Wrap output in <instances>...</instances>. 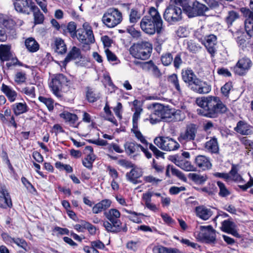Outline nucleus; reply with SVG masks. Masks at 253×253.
<instances>
[{
	"label": "nucleus",
	"instance_id": "nucleus-1",
	"mask_svg": "<svg viewBox=\"0 0 253 253\" xmlns=\"http://www.w3.org/2000/svg\"><path fill=\"white\" fill-rule=\"evenodd\" d=\"M196 103L200 108L197 113L202 116L209 118H216L219 115L227 113L229 109L217 96L209 95L197 98Z\"/></svg>",
	"mask_w": 253,
	"mask_h": 253
},
{
	"label": "nucleus",
	"instance_id": "nucleus-2",
	"mask_svg": "<svg viewBox=\"0 0 253 253\" xmlns=\"http://www.w3.org/2000/svg\"><path fill=\"white\" fill-rule=\"evenodd\" d=\"M140 26L145 33L153 35L161 34L164 30L163 21L158 11L154 7L149 8L148 14L143 17Z\"/></svg>",
	"mask_w": 253,
	"mask_h": 253
},
{
	"label": "nucleus",
	"instance_id": "nucleus-3",
	"mask_svg": "<svg viewBox=\"0 0 253 253\" xmlns=\"http://www.w3.org/2000/svg\"><path fill=\"white\" fill-rule=\"evenodd\" d=\"M198 126L194 124L187 125L185 130L181 132L178 137V140L186 149H194L196 148V143L194 142L197 133Z\"/></svg>",
	"mask_w": 253,
	"mask_h": 253
},
{
	"label": "nucleus",
	"instance_id": "nucleus-4",
	"mask_svg": "<svg viewBox=\"0 0 253 253\" xmlns=\"http://www.w3.org/2000/svg\"><path fill=\"white\" fill-rule=\"evenodd\" d=\"M155 114L161 117L163 121L168 122L181 121L184 118V115L181 111L163 105L155 109Z\"/></svg>",
	"mask_w": 253,
	"mask_h": 253
},
{
	"label": "nucleus",
	"instance_id": "nucleus-5",
	"mask_svg": "<svg viewBox=\"0 0 253 253\" xmlns=\"http://www.w3.org/2000/svg\"><path fill=\"white\" fill-rule=\"evenodd\" d=\"M152 50V45L150 42H141L132 45L129 51L132 57L144 60L149 58Z\"/></svg>",
	"mask_w": 253,
	"mask_h": 253
},
{
	"label": "nucleus",
	"instance_id": "nucleus-6",
	"mask_svg": "<svg viewBox=\"0 0 253 253\" xmlns=\"http://www.w3.org/2000/svg\"><path fill=\"white\" fill-rule=\"evenodd\" d=\"M123 20L122 12L117 8L108 9L103 14L102 21L108 28H112L121 23Z\"/></svg>",
	"mask_w": 253,
	"mask_h": 253
},
{
	"label": "nucleus",
	"instance_id": "nucleus-7",
	"mask_svg": "<svg viewBox=\"0 0 253 253\" xmlns=\"http://www.w3.org/2000/svg\"><path fill=\"white\" fill-rule=\"evenodd\" d=\"M70 81L62 74L55 75L49 85L52 93L58 98H62L61 89L63 85H68Z\"/></svg>",
	"mask_w": 253,
	"mask_h": 253
},
{
	"label": "nucleus",
	"instance_id": "nucleus-8",
	"mask_svg": "<svg viewBox=\"0 0 253 253\" xmlns=\"http://www.w3.org/2000/svg\"><path fill=\"white\" fill-rule=\"evenodd\" d=\"M154 143L164 151H174L179 147V144L174 139L169 137H157L154 140Z\"/></svg>",
	"mask_w": 253,
	"mask_h": 253
},
{
	"label": "nucleus",
	"instance_id": "nucleus-9",
	"mask_svg": "<svg viewBox=\"0 0 253 253\" xmlns=\"http://www.w3.org/2000/svg\"><path fill=\"white\" fill-rule=\"evenodd\" d=\"M163 17L170 24H173L182 19V10L175 5H170L166 9Z\"/></svg>",
	"mask_w": 253,
	"mask_h": 253
},
{
	"label": "nucleus",
	"instance_id": "nucleus-10",
	"mask_svg": "<svg viewBox=\"0 0 253 253\" xmlns=\"http://www.w3.org/2000/svg\"><path fill=\"white\" fill-rule=\"evenodd\" d=\"M14 24L11 20H3L0 24V42H5L8 36L14 37L16 32L14 28Z\"/></svg>",
	"mask_w": 253,
	"mask_h": 253
},
{
	"label": "nucleus",
	"instance_id": "nucleus-11",
	"mask_svg": "<svg viewBox=\"0 0 253 253\" xmlns=\"http://www.w3.org/2000/svg\"><path fill=\"white\" fill-rule=\"evenodd\" d=\"M253 65L251 60L247 57H243L239 59L234 67V72L240 76L245 75Z\"/></svg>",
	"mask_w": 253,
	"mask_h": 253
},
{
	"label": "nucleus",
	"instance_id": "nucleus-12",
	"mask_svg": "<svg viewBox=\"0 0 253 253\" xmlns=\"http://www.w3.org/2000/svg\"><path fill=\"white\" fill-rule=\"evenodd\" d=\"M208 8L204 4L195 0L192 1L191 4L186 7V12L189 17H194L202 15L208 10Z\"/></svg>",
	"mask_w": 253,
	"mask_h": 253
},
{
	"label": "nucleus",
	"instance_id": "nucleus-13",
	"mask_svg": "<svg viewBox=\"0 0 253 253\" xmlns=\"http://www.w3.org/2000/svg\"><path fill=\"white\" fill-rule=\"evenodd\" d=\"M199 237L206 243L214 244L216 241L215 231L211 226H201Z\"/></svg>",
	"mask_w": 253,
	"mask_h": 253
},
{
	"label": "nucleus",
	"instance_id": "nucleus-14",
	"mask_svg": "<svg viewBox=\"0 0 253 253\" xmlns=\"http://www.w3.org/2000/svg\"><path fill=\"white\" fill-rule=\"evenodd\" d=\"M13 5L17 12L30 14L32 7L35 4L32 0H14Z\"/></svg>",
	"mask_w": 253,
	"mask_h": 253
},
{
	"label": "nucleus",
	"instance_id": "nucleus-15",
	"mask_svg": "<svg viewBox=\"0 0 253 253\" xmlns=\"http://www.w3.org/2000/svg\"><path fill=\"white\" fill-rule=\"evenodd\" d=\"M189 88L195 92L200 94L209 93L211 88L205 82H203L197 78L189 85Z\"/></svg>",
	"mask_w": 253,
	"mask_h": 253
},
{
	"label": "nucleus",
	"instance_id": "nucleus-16",
	"mask_svg": "<svg viewBox=\"0 0 253 253\" xmlns=\"http://www.w3.org/2000/svg\"><path fill=\"white\" fill-rule=\"evenodd\" d=\"M200 40L201 43L205 45L211 56H213L216 52V37L211 34L206 36L204 38H201Z\"/></svg>",
	"mask_w": 253,
	"mask_h": 253
},
{
	"label": "nucleus",
	"instance_id": "nucleus-17",
	"mask_svg": "<svg viewBox=\"0 0 253 253\" xmlns=\"http://www.w3.org/2000/svg\"><path fill=\"white\" fill-rule=\"evenodd\" d=\"M237 228V226L236 224L232 221L231 219L224 220L221 223V230L227 233L231 234L235 237L239 236Z\"/></svg>",
	"mask_w": 253,
	"mask_h": 253
},
{
	"label": "nucleus",
	"instance_id": "nucleus-18",
	"mask_svg": "<svg viewBox=\"0 0 253 253\" xmlns=\"http://www.w3.org/2000/svg\"><path fill=\"white\" fill-rule=\"evenodd\" d=\"M142 69L146 72H151L156 78H159L162 76V73L159 68L152 61L145 62L142 64Z\"/></svg>",
	"mask_w": 253,
	"mask_h": 253
},
{
	"label": "nucleus",
	"instance_id": "nucleus-19",
	"mask_svg": "<svg viewBox=\"0 0 253 253\" xmlns=\"http://www.w3.org/2000/svg\"><path fill=\"white\" fill-rule=\"evenodd\" d=\"M143 172L139 168H133L131 170L126 173V179L130 182L136 184L141 183V181L138 179L142 176Z\"/></svg>",
	"mask_w": 253,
	"mask_h": 253
},
{
	"label": "nucleus",
	"instance_id": "nucleus-20",
	"mask_svg": "<svg viewBox=\"0 0 253 253\" xmlns=\"http://www.w3.org/2000/svg\"><path fill=\"white\" fill-rule=\"evenodd\" d=\"M195 212L197 216L204 220L209 219L212 214L211 209L204 206H200L196 207Z\"/></svg>",
	"mask_w": 253,
	"mask_h": 253
},
{
	"label": "nucleus",
	"instance_id": "nucleus-21",
	"mask_svg": "<svg viewBox=\"0 0 253 253\" xmlns=\"http://www.w3.org/2000/svg\"><path fill=\"white\" fill-rule=\"evenodd\" d=\"M196 166L203 170L211 168L212 165L209 159L203 155H199L195 159Z\"/></svg>",
	"mask_w": 253,
	"mask_h": 253
},
{
	"label": "nucleus",
	"instance_id": "nucleus-22",
	"mask_svg": "<svg viewBox=\"0 0 253 253\" xmlns=\"http://www.w3.org/2000/svg\"><path fill=\"white\" fill-rule=\"evenodd\" d=\"M173 162L176 166L185 171H192L196 170V168L189 161L184 160L181 157L174 159Z\"/></svg>",
	"mask_w": 253,
	"mask_h": 253
},
{
	"label": "nucleus",
	"instance_id": "nucleus-23",
	"mask_svg": "<svg viewBox=\"0 0 253 253\" xmlns=\"http://www.w3.org/2000/svg\"><path fill=\"white\" fill-rule=\"evenodd\" d=\"M104 216L111 222L121 224L119 219L121 216L120 212L116 209H111L104 212Z\"/></svg>",
	"mask_w": 253,
	"mask_h": 253
},
{
	"label": "nucleus",
	"instance_id": "nucleus-24",
	"mask_svg": "<svg viewBox=\"0 0 253 253\" xmlns=\"http://www.w3.org/2000/svg\"><path fill=\"white\" fill-rule=\"evenodd\" d=\"M238 166L235 164L232 165L231 169L228 173L229 181H233L235 182L244 183L245 182L241 175L238 173Z\"/></svg>",
	"mask_w": 253,
	"mask_h": 253
},
{
	"label": "nucleus",
	"instance_id": "nucleus-25",
	"mask_svg": "<svg viewBox=\"0 0 253 253\" xmlns=\"http://www.w3.org/2000/svg\"><path fill=\"white\" fill-rule=\"evenodd\" d=\"M112 202L109 199H104L96 204L92 208L93 213L97 214L102 211H106L111 205Z\"/></svg>",
	"mask_w": 253,
	"mask_h": 253
},
{
	"label": "nucleus",
	"instance_id": "nucleus-26",
	"mask_svg": "<svg viewBox=\"0 0 253 253\" xmlns=\"http://www.w3.org/2000/svg\"><path fill=\"white\" fill-rule=\"evenodd\" d=\"M142 146L135 142H127L125 144V151L129 155L135 154L133 157L138 155L139 149H141Z\"/></svg>",
	"mask_w": 253,
	"mask_h": 253
},
{
	"label": "nucleus",
	"instance_id": "nucleus-27",
	"mask_svg": "<svg viewBox=\"0 0 253 253\" xmlns=\"http://www.w3.org/2000/svg\"><path fill=\"white\" fill-rule=\"evenodd\" d=\"M12 206L9 194L6 190L0 191V207L3 209L10 208Z\"/></svg>",
	"mask_w": 253,
	"mask_h": 253
},
{
	"label": "nucleus",
	"instance_id": "nucleus-28",
	"mask_svg": "<svg viewBox=\"0 0 253 253\" xmlns=\"http://www.w3.org/2000/svg\"><path fill=\"white\" fill-rule=\"evenodd\" d=\"M81 58L82 55L80 49L76 46H74L68 53L67 56L63 61V65L66 66V64L70 61Z\"/></svg>",
	"mask_w": 253,
	"mask_h": 253
},
{
	"label": "nucleus",
	"instance_id": "nucleus-29",
	"mask_svg": "<svg viewBox=\"0 0 253 253\" xmlns=\"http://www.w3.org/2000/svg\"><path fill=\"white\" fill-rule=\"evenodd\" d=\"M1 90L6 95L10 102H12L16 100L17 93L11 86L2 84Z\"/></svg>",
	"mask_w": 253,
	"mask_h": 253
},
{
	"label": "nucleus",
	"instance_id": "nucleus-30",
	"mask_svg": "<svg viewBox=\"0 0 253 253\" xmlns=\"http://www.w3.org/2000/svg\"><path fill=\"white\" fill-rule=\"evenodd\" d=\"M205 148L207 151L211 153L216 154L219 151V146L217 138L213 136L205 143Z\"/></svg>",
	"mask_w": 253,
	"mask_h": 253
},
{
	"label": "nucleus",
	"instance_id": "nucleus-31",
	"mask_svg": "<svg viewBox=\"0 0 253 253\" xmlns=\"http://www.w3.org/2000/svg\"><path fill=\"white\" fill-rule=\"evenodd\" d=\"M76 28V24L74 22H70L67 25L61 24V33L65 35L69 33L72 38H74L77 34Z\"/></svg>",
	"mask_w": 253,
	"mask_h": 253
},
{
	"label": "nucleus",
	"instance_id": "nucleus-32",
	"mask_svg": "<svg viewBox=\"0 0 253 253\" xmlns=\"http://www.w3.org/2000/svg\"><path fill=\"white\" fill-rule=\"evenodd\" d=\"M153 253H182L178 249L175 248H167L161 245L155 246L152 249Z\"/></svg>",
	"mask_w": 253,
	"mask_h": 253
},
{
	"label": "nucleus",
	"instance_id": "nucleus-33",
	"mask_svg": "<svg viewBox=\"0 0 253 253\" xmlns=\"http://www.w3.org/2000/svg\"><path fill=\"white\" fill-rule=\"evenodd\" d=\"M12 54L10 51V46L8 45H0V60L3 62L10 60Z\"/></svg>",
	"mask_w": 253,
	"mask_h": 253
},
{
	"label": "nucleus",
	"instance_id": "nucleus-34",
	"mask_svg": "<svg viewBox=\"0 0 253 253\" xmlns=\"http://www.w3.org/2000/svg\"><path fill=\"white\" fill-rule=\"evenodd\" d=\"M182 80L188 84V85L197 77L192 70L187 69L182 70L181 72Z\"/></svg>",
	"mask_w": 253,
	"mask_h": 253
},
{
	"label": "nucleus",
	"instance_id": "nucleus-35",
	"mask_svg": "<svg viewBox=\"0 0 253 253\" xmlns=\"http://www.w3.org/2000/svg\"><path fill=\"white\" fill-rule=\"evenodd\" d=\"M234 129L236 132L242 135H249L252 132L251 126L243 121H239Z\"/></svg>",
	"mask_w": 253,
	"mask_h": 253
},
{
	"label": "nucleus",
	"instance_id": "nucleus-36",
	"mask_svg": "<svg viewBox=\"0 0 253 253\" xmlns=\"http://www.w3.org/2000/svg\"><path fill=\"white\" fill-rule=\"evenodd\" d=\"M55 51L59 54H63L67 51V46L64 41L60 38H56L54 40Z\"/></svg>",
	"mask_w": 253,
	"mask_h": 253
},
{
	"label": "nucleus",
	"instance_id": "nucleus-37",
	"mask_svg": "<svg viewBox=\"0 0 253 253\" xmlns=\"http://www.w3.org/2000/svg\"><path fill=\"white\" fill-rule=\"evenodd\" d=\"M12 108L16 116L25 113L28 110V107L25 102L15 103L12 105Z\"/></svg>",
	"mask_w": 253,
	"mask_h": 253
},
{
	"label": "nucleus",
	"instance_id": "nucleus-38",
	"mask_svg": "<svg viewBox=\"0 0 253 253\" xmlns=\"http://www.w3.org/2000/svg\"><path fill=\"white\" fill-rule=\"evenodd\" d=\"M188 178L197 184H203L208 179L206 175H201L196 173H190L188 175Z\"/></svg>",
	"mask_w": 253,
	"mask_h": 253
},
{
	"label": "nucleus",
	"instance_id": "nucleus-39",
	"mask_svg": "<svg viewBox=\"0 0 253 253\" xmlns=\"http://www.w3.org/2000/svg\"><path fill=\"white\" fill-rule=\"evenodd\" d=\"M25 46L28 50L31 52H35L39 49V44L33 38H29L25 41Z\"/></svg>",
	"mask_w": 253,
	"mask_h": 253
},
{
	"label": "nucleus",
	"instance_id": "nucleus-40",
	"mask_svg": "<svg viewBox=\"0 0 253 253\" xmlns=\"http://www.w3.org/2000/svg\"><path fill=\"white\" fill-rule=\"evenodd\" d=\"M121 225L118 223L110 222L108 221H103V226L108 232L117 233L121 230Z\"/></svg>",
	"mask_w": 253,
	"mask_h": 253
},
{
	"label": "nucleus",
	"instance_id": "nucleus-41",
	"mask_svg": "<svg viewBox=\"0 0 253 253\" xmlns=\"http://www.w3.org/2000/svg\"><path fill=\"white\" fill-rule=\"evenodd\" d=\"M60 117L63 119L66 122L70 125L75 124L78 120V117L75 114H72L67 111H64L60 115Z\"/></svg>",
	"mask_w": 253,
	"mask_h": 253
},
{
	"label": "nucleus",
	"instance_id": "nucleus-42",
	"mask_svg": "<svg viewBox=\"0 0 253 253\" xmlns=\"http://www.w3.org/2000/svg\"><path fill=\"white\" fill-rule=\"evenodd\" d=\"M86 97L89 102H94L98 100L100 97V93L95 92L92 88L89 87H86Z\"/></svg>",
	"mask_w": 253,
	"mask_h": 253
},
{
	"label": "nucleus",
	"instance_id": "nucleus-43",
	"mask_svg": "<svg viewBox=\"0 0 253 253\" xmlns=\"http://www.w3.org/2000/svg\"><path fill=\"white\" fill-rule=\"evenodd\" d=\"M83 27L88 42L89 43H93L95 42V39L91 26L88 23L85 22L84 23Z\"/></svg>",
	"mask_w": 253,
	"mask_h": 253
},
{
	"label": "nucleus",
	"instance_id": "nucleus-44",
	"mask_svg": "<svg viewBox=\"0 0 253 253\" xmlns=\"http://www.w3.org/2000/svg\"><path fill=\"white\" fill-rule=\"evenodd\" d=\"M185 44L186 49L192 53H197L201 48L198 43L192 40L186 41Z\"/></svg>",
	"mask_w": 253,
	"mask_h": 253
},
{
	"label": "nucleus",
	"instance_id": "nucleus-45",
	"mask_svg": "<svg viewBox=\"0 0 253 253\" xmlns=\"http://www.w3.org/2000/svg\"><path fill=\"white\" fill-rule=\"evenodd\" d=\"M31 11L33 12L35 23L41 24L42 23L44 20V16L35 4L32 7Z\"/></svg>",
	"mask_w": 253,
	"mask_h": 253
},
{
	"label": "nucleus",
	"instance_id": "nucleus-46",
	"mask_svg": "<svg viewBox=\"0 0 253 253\" xmlns=\"http://www.w3.org/2000/svg\"><path fill=\"white\" fill-rule=\"evenodd\" d=\"M142 14L136 8L130 9L129 13V21L131 24H134L141 18Z\"/></svg>",
	"mask_w": 253,
	"mask_h": 253
},
{
	"label": "nucleus",
	"instance_id": "nucleus-47",
	"mask_svg": "<svg viewBox=\"0 0 253 253\" xmlns=\"http://www.w3.org/2000/svg\"><path fill=\"white\" fill-rule=\"evenodd\" d=\"M38 99L46 106L49 111H53L54 109V100L52 98L40 96Z\"/></svg>",
	"mask_w": 253,
	"mask_h": 253
},
{
	"label": "nucleus",
	"instance_id": "nucleus-48",
	"mask_svg": "<svg viewBox=\"0 0 253 253\" xmlns=\"http://www.w3.org/2000/svg\"><path fill=\"white\" fill-rule=\"evenodd\" d=\"M168 82L175 87L176 90L179 93H181L182 92L177 75L173 74L170 75L168 77Z\"/></svg>",
	"mask_w": 253,
	"mask_h": 253
},
{
	"label": "nucleus",
	"instance_id": "nucleus-49",
	"mask_svg": "<svg viewBox=\"0 0 253 253\" xmlns=\"http://www.w3.org/2000/svg\"><path fill=\"white\" fill-rule=\"evenodd\" d=\"M217 185L219 189V192L218 193L219 196L225 197L230 194V191L223 182L218 181L217 182Z\"/></svg>",
	"mask_w": 253,
	"mask_h": 253
},
{
	"label": "nucleus",
	"instance_id": "nucleus-50",
	"mask_svg": "<svg viewBox=\"0 0 253 253\" xmlns=\"http://www.w3.org/2000/svg\"><path fill=\"white\" fill-rule=\"evenodd\" d=\"M245 29L247 34L250 37H253V20L247 19L245 21Z\"/></svg>",
	"mask_w": 253,
	"mask_h": 253
},
{
	"label": "nucleus",
	"instance_id": "nucleus-51",
	"mask_svg": "<svg viewBox=\"0 0 253 253\" xmlns=\"http://www.w3.org/2000/svg\"><path fill=\"white\" fill-rule=\"evenodd\" d=\"M14 79L17 84H22L26 81V74L24 72H17L14 76Z\"/></svg>",
	"mask_w": 253,
	"mask_h": 253
},
{
	"label": "nucleus",
	"instance_id": "nucleus-52",
	"mask_svg": "<svg viewBox=\"0 0 253 253\" xmlns=\"http://www.w3.org/2000/svg\"><path fill=\"white\" fill-rule=\"evenodd\" d=\"M125 211L127 213L130 214V215L128 216V218L130 220H131L133 222H135L137 223H140L142 222L141 219L140 217H138V215H143L142 213H138L135 211H128L127 210H125Z\"/></svg>",
	"mask_w": 253,
	"mask_h": 253
},
{
	"label": "nucleus",
	"instance_id": "nucleus-53",
	"mask_svg": "<svg viewBox=\"0 0 253 253\" xmlns=\"http://www.w3.org/2000/svg\"><path fill=\"white\" fill-rule=\"evenodd\" d=\"M239 17V14L234 11H230L225 18V21L228 25H231L234 21Z\"/></svg>",
	"mask_w": 253,
	"mask_h": 253
},
{
	"label": "nucleus",
	"instance_id": "nucleus-54",
	"mask_svg": "<svg viewBox=\"0 0 253 253\" xmlns=\"http://www.w3.org/2000/svg\"><path fill=\"white\" fill-rule=\"evenodd\" d=\"M21 92L26 95L32 98H35L36 96L35 88L34 86H27L22 88Z\"/></svg>",
	"mask_w": 253,
	"mask_h": 253
},
{
	"label": "nucleus",
	"instance_id": "nucleus-55",
	"mask_svg": "<svg viewBox=\"0 0 253 253\" xmlns=\"http://www.w3.org/2000/svg\"><path fill=\"white\" fill-rule=\"evenodd\" d=\"M233 88L232 83L231 82L226 83L221 88V93L224 97L228 98L230 91Z\"/></svg>",
	"mask_w": 253,
	"mask_h": 253
},
{
	"label": "nucleus",
	"instance_id": "nucleus-56",
	"mask_svg": "<svg viewBox=\"0 0 253 253\" xmlns=\"http://www.w3.org/2000/svg\"><path fill=\"white\" fill-rule=\"evenodd\" d=\"M142 109L137 108L132 116V128H138V122L140 117V114Z\"/></svg>",
	"mask_w": 253,
	"mask_h": 253
},
{
	"label": "nucleus",
	"instance_id": "nucleus-57",
	"mask_svg": "<svg viewBox=\"0 0 253 253\" xmlns=\"http://www.w3.org/2000/svg\"><path fill=\"white\" fill-rule=\"evenodd\" d=\"M173 60V56L170 53H166L161 57V61L164 66H169Z\"/></svg>",
	"mask_w": 253,
	"mask_h": 253
},
{
	"label": "nucleus",
	"instance_id": "nucleus-58",
	"mask_svg": "<svg viewBox=\"0 0 253 253\" xmlns=\"http://www.w3.org/2000/svg\"><path fill=\"white\" fill-rule=\"evenodd\" d=\"M131 131L134 134L136 138L138 140L140 141V142L144 144H148L147 141L145 139L144 136L142 135L141 132L138 130V128H132Z\"/></svg>",
	"mask_w": 253,
	"mask_h": 253
},
{
	"label": "nucleus",
	"instance_id": "nucleus-59",
	"mask_svg": "<svg viewBox=\"0 0 253 253\" xmlns=\"http://www.w3.org/2000/svg\"><path fill=\"white\" fill-rule=\"evenodd\" d=\"M78 34H76L75 37H77V39L79 41L82 42L83 43L89 44V42H88L86 35L84 32L83 30H78Z\"/></svg>",
	"mask_w": 253,
	"mask_h": 253
},
{
	"label": "nucleus",
	"instance_id": "nucleus-60",
	"mask_svg": "<svg viewBox=\"0 0 253 253\" xmlns=\"http://www.w3.org/2000/svg\"><path fill=\"white\" fill-rule=\"evenodd\" d=\"M171 171L173 175H175L180 179L183 181H185L186 180V178L184 174L179 170L174 168L173 166H171Z\"/></svg>",
	"mask_w": 253,
	"mask_h": 253
},
{
	"label": "nucleus",
	"instance_id": "nucleus-61",
	"mask_svg": "<svg viewBox=\"0 0 253 253\" xmlns=\"http://www.w3.org/2000/svg\"><path fill=\"white\" fill-rule=\"evenodd\" d=\"M186 190V188L184 186L176 187L172 186L169 189V193L171 195H176L182 191H184Z\"/></svg>",
	"mask_w": 253,
	"mask_h": 253
},
{
	"label": "nucleus",
	"instance_id": "nucleus-62",
	"mask_svg": "<svg viewBox=\"0 0 253 253\" xmlns=\"http://www.w3.org/2000/svg\"><path fill=\"white\" fill-rule=\"evenodd\" d=\"M1 238L6 244H11L14 241V238H12L8 233L2 232L1 234Z\"/></svg>",
	"mask_w": 253,
	"mask_h": 253
},
{
	"label": "nucleus",
	"instance_id": "nucleus-63",
	"mask_svg": "<svg viewBox=\"0 0 253 253\" xmlns=\"http://www.w3.org/2000/svg\"><path fill=\"white\" fill-rule=\"evenodd\" d=\"M13 243H14L18 246L26 250L27 247V244L26 241L23 239H21L19 238H14V241Z\"/></svg>",
	"mask_w": 253,
	"mask_h": 253
},
{
	"label": "nucleus",
	"instance_id": "nucleus-64",
	"mask_svg": "<svg viewBox=\"0 0 253 253\" xmlns=\"http://www.w3.org/2000/svg\"><path fill=\"white\" fill-rule=\"evenodd\" d=\"M118 164L126 168H132L133 165L129 161L125 159H120L118 161Z\"/></svg>",
	"mask_w": 253,
	"mask_h": 253
}]
</instances>
